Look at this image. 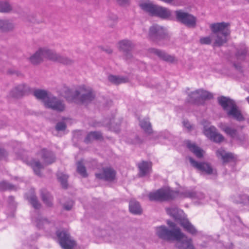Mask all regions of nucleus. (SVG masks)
<instances>
[{
  "label": "nucleus",
  "instance_id": "obj_1",
  "mask_svg": "<svg viewBox=\"0 0 249 249\" xmlns=\"http://www.w3.org/2000/svg\"><path fill=\"white\" fill-rule=\"evenodd\" d=\"M151 201H164L173 199L176 198H191L194 200H202L204 195L201 193H196L191 190L175 191L169 187L160 189L155 192H151L148 195Z\"/></svg>",
  "mask_w": 249,
  "mask_h": 249
},
{
  "label": "nucleus",
  "instance_id": "obj_2",
  "mask_svg": "<svg viewBox=\"0 0 249 249\" xmlns=\"http://www.w3.org/2000/svg\"><path fill=\"white\" fill-rule=\"evenodd\" d=\"M60 94L69 102L77 103L80 102L83 104L90 102L95 97L91 88L84 85L81 86L79 90L74 91L71 90L67 87H64Z\"/></svg>",
  "mask_w": 249,
  "mask_h": 249
},
{
  "label": "nucleus",
  "instance_id": "obj_3",
  "mask_svg": "<svg viewBox=\"0 0 249 249\" xmlns=\"http://www.w3.org/2000/svg\"><path fill=\"white\" fill-rule=\"evenodd\" d=\"M44 58L67 65L70 64L71 62V60L70 59L62 56L57 54L53 51L49 50L47 48L39 49L35 54L30 57V61L32 63L36 64L40 63Z\"/></svg>",
  "mask_w": 249,
  "mask_h": 249
},
{
  "label": "nucleus",
  "instance_id": "obj_4",
  "mask_svg": "<svg viewBox=\"0 0 249 249\" xmlns=\"http://www.w3.org/2000/svg\"><path fill=\"white\" fill-rule=\"evenodd\" d=\"M34 95L37 99L42 101L47 107L57 111H63L65 110V105L64 102L51 95L46 90H36L34 92Z\"/></svg>",
  "mask_w": 249,
  "mask_h": 249
},
{
  "label": "nucleus",
  "instance_id": "obj_5",
  "mask_svg": "<svg viewBox=\"0 0 249 249\" xmlns=\"http://www.w3.org/2000/svg\"><path fill=\"white\" fill-rule=\"evenodd\" d=\"M229 24L220 22L212 24L210 28L214 35V46H220L227 41V36L230 34Z\"/></svg>",
  "mask_w": 249,
  "mask_h": 249
},
{
  "label": "nucleus",
  "instance_id": "obj_6",
  "mask_svg": "<svg viewBox=\"0 0 249 249\" xmlns=\"http://www.w3.org/2000/svg\"><path fill=\"white\" fill-rule=\"evenodd\" d=\"M166 210L168 214L173 217L176 221H178L185 231L192 235L196 234L197 232V230L187 219L184 218V213L182 210L176 207L167 208Z\"/></svg>",
  "mask_w": 249,
  "mask_h": 249
},
{
  "label": "nucleus",
  "instance_id": "obj_7",
  "mask_svg": "<svg viewBox=\"0 0 249 249\" xmlns=\"http://www.w3.org/2000/svg\"><path fill=\"white\" fill-rule=\"evenodd\" d=\"M139 5L142 10L152 16L164 19H171L173 17V13L168 9L154 4L151 2H142Z\"/></svg>",
  "mask_w": 249,
  "mask_h": 249
},
{
  "label": "nucleus",
  "instance_id": "obj_8",
  "mask_svg": "<svg viewBox=\"0 0 249 249\" xmlns=\"http://www.w3.org/2000/svg\"><path fill=\"white\" fill-rule=\"evenodd\" d=\"M218 101L219 104L229 116L232 117L239 121L244 120L243 115L233 100L222 96L218 98Z\"/></svg>",
  "mask_w": 249,
  "mask_h": 249
},
{
  "label": "nucleus",
  "instance_id": "obj_9",
  "mask_svg": "<svg viewBox=\"0 0 249 249\" xmlns=\"http://www.w3.org/2000/svg\"><path fill=\"white\" fill-rule=\"evenodd\" d=\"M167 223L172 229L169 230L165 226H159L155 229L156 234L160 238L166 241L175 240L180 229L176 227L175 223L172 221L168 220Z\"/></svg>",
  "mask_w": 249,
  "mask_h": 249
},
{
  "label": "nucleus",
  "instance_id": "obj_10",
  "mask_svg": "<svg viewBox=\"0 0 249 249\" xmlns=\"http://www.w3.org/2000/svg\"><path fill=\"white\" fill-rule=\"evenodd\" d=\"M191 165L198 170L202 175L210 176L212 178H214L217 175L215 169H213L208 163L205 162H198L192 158H189Z\"/></svg>",
  "mask_w": 249,
  "mask_h": 249
},
{
  "label": "nucleus",
  "instance_id": "obj_11",
  "mask_svg": "<svg viewBox=\"0 0 249 249\" xmlns=\"http://www.w3.org/2000/svg\"><path fill=\"white\" fill-rule=\"evenodd\" d=\"M202 124L204 125L203 133L207 138L215 142H221L224 141V137L216 131V128L214 126H209V122L204 121Z\"/></svg>",
  "mask_w": 249,
  "mask_h": 249
},
{
  "label": "nucleus",
  "instance_id": "obj_12",
  "mask_svg": "<svg viewBox=\"0 0 249 249\" xmlns=\"http://www.w3.org/2000/svg\"><path fill=\"white\" fill-rule=\"evenodd\" d=\"M176 236L175 240L177 241L176 247L178 249H195L193 239L182 232L181 230Z\"/></svg>",
  "mask_w": 249,
  "mask_h": 249
},
{
  "label": "nucleus",
  "instance_id": "obj_13",
  "mask_svg": "<svg viewBox=\"0 0 249 249\" xmlns=\"http://www.w3.org/2000/svg\"><path fill=\"white\" fill-rule=\"evenodd\" d=\"M189 101L190 102L199 104H201V100L210 99L213 96L211 93L202 89H198L191 92L189 95Z\"/></svg>",
  "mask_w": 249,
  "mask_h": 249
},
{
  "label": "nucleus",
  "instance_id": "obj_14",
  "mask_svg": "<svg viewBox=\"0 0 249 249\" xmlns=\"http://www.w3.org/2000/svg\"><path fill=\"white\" fill-rule=\"evenodd\" d=\"M57 236L59 243L63 249H72L74 246L75 242L71 239L69 234L66 231H57Z\"/></svg>",
  "mask_w": 249,
  "mask_h": 249
},
{
  "label": "nucleus",
  "instance_id": "obj_15",
  "mask_svg": "<svg viewBox=\"0 0 249 249\" xmlns=\"http://www.w3.org/2000/svg\"><path fill=\"white\" fill-rule=\"evenodd\" d=\"M165 33L166 29L163 27L154 24L150 27L148 36L151 40L157 41L162 38Z\"/></svg>",
  "mask_w": 249,
  "mask_h": 249
},
{
  "label": "nucleus",
  "instance_id": "obj_16",
  "mask_svg": "<svg viewBox=\"0 0 249 249\" xmlns=\"http://www.w3.org/2000/svg\"><path fill=\"white\" fill-rule=\"evenodd\" d=\"M30 91V88L27 85L21 84L16 86L9 92L10 97L19 98L27 94Z\"/></svg>",
  "mask_w": 249,
  "mask_h": 249
},
{
  "label": "nucleus",
  "instance_id": "obj_17",
  "mask_svg": "<svg viewBox=\"0 0 249 249\" xmlns=\"http://www.w3.org/2000/svg\"><path fill=\"white\" fill-rule=\"evenodd\" d=\"M95 176L99 179L111 181L115 178L116 172L110 167H103L100 172L95 174Z\"/></svg>",
  "mask_w": 249,
  "mask_h": 249
},
{
  "label": "nucleus",
  "instance_id": "obj_18",
  "mask_svg": "<svg viewBox=\"0 0 249 249\" xmlns=\"http://www.w3.org/2000/svg\"><path fill=\"white\" fill-rule=\"evenodd\" d=\"M178 20L190 27H194L196 24L195 18L187 13L182 11L175 12Z\"/></svg>",
  "mask_w": 249,
  "mask_h": 249
},
{
  "label": "nucleus",
  "instance_id": "obj_19",
  "mask_svg": "<svg viewBox=\"0 0 249 249\" xmlns=\"http://www.w3.org/2000/svg\"><path fill=\"white\" fill-rule=\"evenodd\" d=\"M133 47V43L128 40L120 41L118 43V47L120 50L125 53V59H127L131 57L132 54L128 52Z\"/></svg>",
  "mask_w": 249,
  "mask_h": 249
},
{
  "label": "nucleus",
  "instance_id": "obj_20",
  "mask_svg": "<svg viewBox=\"0 0 249 249\" xmlns=\"http://www.w3.org/2000/svg\"><path fill=\"white\" fill-rule=\"evenodd\" d=\"M216 155L217 158L220 159L223 162H229L234 159V155L232 153L226 152L223 148H220L216 151Z\"/></svg>",
  "mask_w": 249,
  "mask_h": 249
},
{
  "label": "nucleus",
  "instance_id": "obj_21",
  "mask_svg": "<svg viewBox=\"0 0 249 249\" xmlns=\"http://www.w3.org/2000/svg\"><path fill=\"white\" fill-rule=\"evenodd\" d=\"M38 154L46 164H51L55 161V157L53 153L45 149H42Z\"/></svg>",
  "mask_w": 249,
  "mask_h": 249
},
{
  "label": "nucleus",
  "instance_id": "obj_22",
  "mask_svg": "<svg viewBox=\"0 0 249 249\" xmlns=\"http://www.w3.org/2000/svg\"><path fill=\"white\" fill-rule=\"evenodd\" d=\"M149 52L151 53L157 55L159 58L162 59L166 61L173 62L175 60L174 56L168 55L164 52L154 49L151 48L149 49Z\"/></svg>",
  "mask_w": 249,
  "mask_h": 249
},
{
  "label": "nucleus",
  "instance_id": "obj_23",
  "mask_svg": "<svg viewBox=\"0 0 249 249\" xmlns=\"http://www.w3.org/2000/svg\"><path fill=\"white\" fill-rule=\"evenodd\" d=\"M151 163L146 161H142L138 164L139 169V175L141 177H144L148 175L151 169Z\"/></svg>",
  "mask_w": 249,
  "mask_h": 249
},
{
  "label": "nucleus",
  "instance_id": "obj_24",
  "mask_svg": "<svg viewBox=\"0 0 249 249\" xmlns=\"http://www.w3.org/2000/svg\"><path fill=\"white\" fill-rule=\"evenodd\" d=\"M186 146L191 151L197 158H200L203 157L204 151L196 146L195 143H191L189 141H185Z\"/></svg>",
  "mask_w": 249,
  "mask_h": 249
},
{
  "label": "nucleus",
  "instance_id": "obj_25",
  "mask_svg": "<svg viewBox=\"0 0 249 249\" xmlns=\"http://www.w3.org/2000/svg\"><path fill=\"white\" fill-rule=\"evenodd\" d=\"M218 126L226 134L229 135L231 137L233 138H236L237 136V130L233 128L226 124L224 123H220L218 124Z\"/></svg>",
  "mask_w": 249,
  "mask_h": 249
},
{
  "label": "nucleus",
  "instance_id": "obj_26",
  "mask_svg": "<svg viewBox=\"0 0 249 249\" xmlns=\"http://www.w3.org/2000/svg\"><path fill=\"white\" fill-rule=\"evenodd\" d=\"M15 27L14 24L9 20L0 19V30L2 31H9Z\"/></svg>",
  "mask_w": 249,
  "mask_h": 249
},
{
  "label": "nucleus",
  "instance_id": "obj_27",
  "mask_svg": "<svg viewBox=\"0 0 249 249\" xmlns=\"http://www.w3.org/2000/svg\"><path fill=\"white\" fill-rule=\"evenodd\" d=\"M129 210L131 213L135 214H140L142 212L139 202L135 200L130 201L129 203Z\"/></svg>",
  "mask_w": 249,
  "mask_h": 249
},
{
  "label": "nucleus",
  "instance_id": "obj_28",
  "mask_svg": "<svg viewBox=\"0 0 249 249\" xmlns=\"http://www.w3.org/2000/svg\"><path fill=\"white\" fill-rule=\"evenodd\" d=\"M248 54L246 47L244 44H242L237 49L236 53V57L238 60H243Z\"/></svg>",
  "mask_w": 249,
  "mask_h": 249
},
{
  "label": "nucleus",
  "instance_id": "obj_29",
  "mask_svg": "<svg viewBox=\"0 0 249 249\" xmlns=\"http://www.w3.org/2000/svg\"><path fill=\"white\" fill-rule=\"evenodd\" d=\"M102 137L101 134L99 132H91L88 134L86 137L85 141L88 143L94 140H98Z\"/></svg>",
  "mask_w": 249,
  "mask_h": 249
},
{
  "label": "nucleus",
  "instance_id": "obj_30",
  "mask_svg": "<svg viewBox=\"0 0 249 249\" xmlns=\"http://www.w3.org/2000/svg\"><path fill=\"white\" fill-rule=\"evenodd\" d=\"M30 165L33 168L35 174L38 176H40V171L43 169V166L39 161L33 160L30 162Z\"/></svg>",
  "mask_w": 249,
  "mask_h": 249
},
{
  "label": "nucleus",
  "instance_id": "obj_31",
  "mask_svg": "<svg viewBox=\"0 0 249 249\" xmlns=\"http://www.w3.org/2000/svg\"><path fill=\"white\" fill-rule=\"evenodd\" d=\"M57 179L61 183L63 187L66 188L67 186V179L68 176L66 174L58 172L57 174Z\"/></svg>",
  "mask_w": 249,
  "mask_h": 249
},
{
  "label": "nucleus",
  "instance_id": "obj_32",
  "mask_svg": "<svg viewBox=\"0 0 249 249\" xmlns=\"http://www.w3.org/2000/svg\"><path fill=\"white\" fill-rule=\"evenodd\" d=\"M84 160H81L77 163V171L83 177L87 176L86 168L84 166Z\"/></svg>",
  "mask_w": 249,
  "mask_h": 249
},
{
  "label": "nucleus",
  "instance_id": "obj_33",
  "mask_svg": "<svg viewBox=\"0 0 249 249\" xmlns=\"http://www.w3.org/2000/svg\"><path fill=\"white\" fill-rule=\"evenodd\" d=\"M11 4L6 1H0V12L8 13L12 10Z\"/></svg>",
  "mask_w": 249,
  "mask_h": 249
},
{
  "label": "nucleus",
  "instance_id": "obj_34",
  "mask_svg": "<svg viewBox=\"0 0 249 249\" xmlns=\"http://www.w3.org/2000/svg\"><path fill=\"white\" fill-rule=\"evenodd\" d=\"M140 125L144 131L147 133L152 132L151 124L147 119H144L140 122Z\"/></svg>",
  "mask_w": 249,
  "mask_h": 249
},
{
  "label": "nucleus",
  "instance_id": "obj_35",
  "mask_svg": "<svg viewBox=\"0 0 249 249\" xmlns=\"http://www.w3.org/2000/svg\"><path fill=\"white\" fill-rule=\"evenodd\" d=\"M41 196L43 201L48 206L52 205V197L47 192H42Z\"/></svg>",
  "mask_w": 249,
  "mask_h": 249
},
{
  "label": "nucleus",
  "instance_id": "obj_36",
  "mask_svg": "<svg viewBox=\"0 0 249 249\" xmlns=\"http://www.w3.org/2000/svg\"><path fill=\"white\" fill-rule=\"evenodd\" d=\"M27 198L35 209H38L40 208V204L38 202L36 196L32 195L30 197H28Z\"/></svg>",
  "mask_w": 249,
  "mask_h": 249
},
{
  "label": "nucleus",
  "instance_id": "obj_37",
  "mask_svg": "<svg viewBox=\"0 0 249 249\" xmlns=\"http://www.w3.org/2000/svg\"><path fill=\"white\" fill-rule=\"evenodd\" d=\"M212 40L214 42V35H212L211 36L203 37L200 38V42L202 44H210L212 42Z\"/></svg>",
  "mask_w": 249,
  "mask_h": 249
},
{
  "label": "nucleus",
  "instance_id": "obj_38",
  "mask_svg": "<svg viewBox=\"0 0 249 249\" xmlns=\"http://www.w3.org/2000/svg\"><path fill=\"white\" fill-rule=\"evenodd\" d=\"M108 80L109 81L116 84H118L124 82L123 78L114 75H109L108 76Z\"/></svg>",
  "mask_w": 249,
  "mask_h": 249
},
{
  "label": "nucleus",
  "instance_id": "obj_39",
  "mask_svg": "<svg viewBox=\"0 0 249 249\" xmlns=\"http://www.w3.org/2000/svg\"><path fill=\"white\" fill-rule=\"evenodd\" d=\"M14 187L5 181L0 182V190H5L7 189H13Z\"/></svg>",
  "mask_w": 249,
  "mask_h": 249
},
{
  "label": "nucleus",
  "instance_id": "obj_40",
  "mask_svg": "<svg viewBox=\"0 0 249 249\" xmlns=\"http://www.w3.org/2000/svg\"><path fill=\"white\" fill-rule=\"evenodd\" d=\"M66 124L63 122H59L56 125V129L57 131H63L66 128Z\"/></svg>",
  "mask_w": 249,
  "mask_h": 249
},
{
  "label": "nucleus",
  "instance_id": "obj_41",
  "mask_svg": "<svg viewBox=\"0 0 249 249\" xmlns=\"http://www.w3.org/2000/svg\"><path fill=\"white\" fill-rule=\"evenodd\" d=\"M42 223L45 225H47L49 223L48 220L46 219H38L36 221L37 226L39 228L40 227L41 224Z\"/></svg>",
  "mask_w": 249,
  "mask_h": 249
},
{
  "label": "nucleus",
  "instance_id": "obj_42",
  "mask_svg": "<svg viewBox=\"0 0 249 249\" xmlns=\"http://www.w3.org/2000/svg\"><path fill=\"white\" fill-rule=\"evenodd\" d=\"M73 202L72 201H70L67 203L65 204L64 208L67 210H70L73 206Z\"/></svg>",
  "mask_w": 249,
  "mask_h": 249
},
{
  "label": "nucleus",
  "instance_id": "obj_43",
  "mask_svg": "<svg viewBox=\"0 0 249 249\" xmlns=\"http://www.w3.org/2000/svg\"><path fill=\"white\" fill-rule=\"evenodd\" d=\"M7 155V153L4 149H0V159L5 158Z\"/></svg>",
  "mask_w": 249,
  "mask_h": 249
},
{
  "label": "nucleus",
  "instance_id": "obj_44",
  "mask_svg": "<svg viewBox=\"0 0 249 249\" xmlns=\"http://www.w3.org/2000/svg\"><path fill=\"white\" fill-rule=\"evenodd\" d=\"M183 126L185 128H186L188 130H190L192 127L191 125L188 121H184L183 122Z\"/></svg>",
  "mask_w": 249,
  "mask_h": 249
},
{
  "label": "nucleus",
  "instance_id": "obj_45",
  "mask_svg": "<svg viewBox=\"0 0 249 249\" xmlns=\"http://www.w3.org/2000/svg\"><path fill=\"white\" fill-rule=\"evenodd\" d=\"M121 5H124L127 3L129 0H116Z\"/></svg>",
  "mask_w": 249,
  "mask_h": 249
},
{
  "label": "nucleus",
  "instance_id": "obj_46",
  "mask_svg": "<svg viewBox=\"0 0 249 249\" xmlns=\"http://www.w3.org/2000/svg\"><path fill=\"white\" fill-rule=\"evenodd\" d=\"M130 142L135 144H138L139 143V139L138 138H136L134 141L131 142Z\"/></svg>",
  "mask_w": 249,
  "mask_h": 249
},
{
  "label": "nucleus",
  "instance_id": "obj_47",
  "mask_svg": "<svg viewBox=\"0 0 249 249\" xmlns=\"http://www.w3.org/2000/svg\"><path fill=\"white\" fill-rule=\"evenodd\" d=\"M233 65L236 69H237V70L240 69V66L239 65H236L235 63L233 64Z\"/></svg>",
  "mask_w": 249,
  "mask_h": 249
},
{
  "label": "nucleus",
  "instance_id": "obj_48",
  "mask_svg": "<svg viewBox=\"0 0 249 249\" xmlns=\"http://www.w3.org/2000/svg\"><path fill=\"white\" fill-rule=\"evenodd\" d=\"M117 20V17L116 16H114L113 18V23H115Z\"/></svg>",
  "mask_w": 249,
  "mask_h": 249
},
{
  "label": "nucleus",
  "instance_id": "obj_49",
  "mask_svg": "<svg viewBox=\"0 0 249 249\" xmlns=\"http://www.w3.org/2000/svg\"><path fill=\"white\" fill-rule=\"evenodd\" d=\"M198 246L200 248H204L206 247L205 245H198Z\"/></svg>",
  "mask_w": 249,
  "mask_h": 249
},
{
  "label": "nucleus",
  "instance_id": "obj_50",
  "mask_svg": "<svg viewBox=\"0 0 249 249\" xmlns=\"http://www.w3.org/2000/svg\"><path fill=\"white\" fill-rule=\"evenodd\" d=\"M110 128H111V129H112V130H113L115 131H117V130L114 129L113 128V125H112V124H111Z\"/></svg>",
  "mask_w": 249,
  "mask_h": 249
},
{
  "label": "nucleus",
  "instance_id": "obj_51",
  "mask_svg": "<svg viewBox=\"0 0 249 249\" xmlns=\"http://www.w3.org/2000/svg\"><path fill=\"white\" fill-rule=\"evenodd\" d=\"M236 202L237 203H242L243 201L242 200H236Z\"/></svg>",
  "mask_w": 249,
  "mask_h": 249
},
{
  "label": "nucleus",
  "instance_id": "obj_52",
  "mask_svg": "<svg viewBox=\"0 0 249 249\" xmlns=\"http://www.w3.org/2000/svg\"><path fill=\"white\" fill-rule=\"evenodd\" d=\"M247 100L249 104V97L247 98Z\"/></svg>",
  "mask_w": 249,
  "mask_h": 249
},
{
  "label": "nucleus",
  "instance_id": "obj_53",
  "mask_svg": "<svg viewBox=\"0 0 249 249\" xmlns=\"http://www.w3.org/2000/svg\"><path fill=\"white\" fill-rule=\"evenodd\" d=\"M245 197H246L245 196H243V199H244Z\"/></svg>",
  "mask_w": 249,
  "mask_h": 249
},
{
  "label": "nucleus",
  "instance_id": "obj_54",
  "mask_svg": "<svg viewBox=\"0 0 249 249\" xmlns=\"http://www.w3.org/2000/svg\"><path fill=\"white\" fill-rule=\"evenodd\" d=\"M108 24H109L110 25H112V23H108Z\"/></svg>",
  "mask_w": 249,
  "mask_h": 249
},
{
  "label": "nucleus",
  "instance_id": "obj_55",
  "mask_svg": "<svg viewBox=\"0 0 249 249\" xmlns=\"http://www.w3.org/2000/svg\"><path fill=\"white\" fill-rule=\"evenodd\" d=\"M111 52V51H109L108 52V53H110Z\"/></svg>",
  "mask_w": 249,
  "mask_h": 249
}]
</instances>
